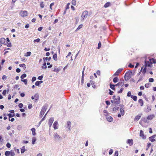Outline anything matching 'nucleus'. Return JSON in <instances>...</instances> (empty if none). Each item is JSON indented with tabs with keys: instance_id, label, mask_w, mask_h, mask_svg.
<instances>
[{
	"instance_id": "obj_1",
	"label": "nucleus",
	"mask_w": 156,
	"mask_h": 156,
	"mask_svg": "<svg viewBox=\"0 0 156 156\" xmlns=\"http://www.w3.org/2000/svg\"><path fill=\"white\" fill-rule=\"evenodd\" d=\"M47 108V105H45L42 108L40 112V116L41 118L44 115L45 112Z\"/></svg>"
},
{
	"instance_id": "obj_2",
	"label": "nucleus",
	"mask_w": 156,
	"mask_h": 156,
	"mask_svg": "<svg viewBox=\"0 0 156 156\" xmlns=\"http://www.w3.org/2000/svg\"><path fill=\"white\" fill-rule=\"evenodd\" d=\"M53 137L55 141H58L62 139V137L57 133H54L53 134Z\"/></svg>"
},
{
	"instance_id": "obj_3",
	"label": "nucleus",
	"mask_w": 156,
	"mask_h": 156,
	"mask_svg": "<svg viewBox=\"0 0 156 156\" xmlns=\"http://www.w3.org/2000/svg\"><path fill=\"white\" fill-rule=\"evenodd\" d=\"M88 14V11H84L82 13L81 17V20L83 21L84 19L86 18Z\"/></svg>"
},
{
	"instance_id": "obj_4",
	"label": "nucleus",
	"mask_w": 156,
	"mask_h": 156,
	"mask_svg": "<svg viewBox=\"0 0 156 156\" xmlns=\"http://www.w3.org/2000/svg\"><path fill=\"white\" fill-rule=\"evenodd\" d=\"M132 72L130 71L126 73L125 76V78L126 80L129 79L131 77Z\"/></svg>"
},
{
	"instance_id": "obj_5",
	"label": "nucleus",
	"mask_w": 156,
	"mask_h": 156,
	"mask_svg": "<svg viewBox=\"0 0 156 156\" xmlns=\"http://www.w3.org/2000/svg\"><path fill=\"white\" fill-rule=\"evenodd\" d=\"M27 14V12L26 11H21L20 13V15L23 17L26 16Z\"/></svg>"
},
{
	"instance_id": "obj_6",
	"label": "nucleus",
	"mask_w": 156,
	"mask_h": 156,
	"mask_svg": "<svg viewBox=\"0 0 156 156\" xmlns=\"http://www.w3.org/2000/svg\"><path fill=\"white\" fill-rule=\"evenodd\" d=\"M152 64V62L150 61V59H149V61H145V65L144 66H146V67L148 66V67H151V65Z\"/></svg>"
},
{
	"instance_id": "obj_7",
	"label": "nucleus",
	"mask_w": 156,
	"mask_h": 156,
	"mask_svg": "<svg viewBox=\"0 0 156 156\" xmlns=\"http://www.w3.org/2000/svg\"><path fill=\"white\" fill-rule=\"evenodd\" d=\"M71 123L70 121H68L67 122V124L66 126V129L67 131H70L71 130Z\"/></svg>"
},
{
	"instance_id": "obj_8",
	"label": "nucleus",
	"mask_w": 156,
	"mask_h": 156,
	"mask_svg": "<svg viewBox=\"0 0 156 156\" xmlns=\"http://www.w3.org/2000/svg\"><path fill=\"white\" fill-rule=\"evenodd\" d=\"M115 101V105H118L120 103V98L119 96H117L116 98L114 100Z\"/></svg>"
},
{
	"instance_id": "obj_9",
	"label": "nucleus",
	"mask_w": 156,
	"mask_h": 156,
	"mask_svg": "<svg viewBox=\"0 0 156 156\" xmlns=\"http://www.w3.org/2000/svg\"><path fill=\"white\" fill-rule=\"evenodd\" d=\"M53 126L55 129H56L58 128V122L55 121L53 125Z\"/></svg>"
},
{
	"instance_id": "obj_10",
	"label": "nucleus",
	"mask_w": 156,
	"mask_h": 156,
	"mask_svg": "<svg viewBox=\"0 0 156 156\" xmlns=\"http://www.w3.org/2000/svg\"><path fill=\"white\" fill-rule=\"evenodd\" d=\"M54 121V118L53 117H51L50 119L48 121V125L50 127H51L52 124Z\"/></svg>"
},
{
	"instance_id": "obj_11",
	"label": "nucleus",
	"mask_w": 156,
	"mask_h": 156,
	"mask_svg": "<svg viewBox=\"0 0 156 156\" xmlns=\"http://www.w3.org/2000/svg\"><path fill=\"white\" fill-rule=\"evenodd\" d=\"M54 68L53 71L58 73L59 71L61 70V67H59L57 68V66H55L54 67Z\"/></svg>"
},
{
	"instance_id": "obj_12",
	"label": "nucleus",
	"mask_w": 156,
	"mask_h": 156,
	"mask_svg": "<svg viewBox=\"0 0 156 156\" xmlns=\"http://www.w3.org/2000/svg\"><path fill=\"white\" fill-rule=\"evenodd\" d=\"M122 68L119 69L114 74L113 76H118L119 73H120L122 70Z\"/></svg>"
},
{
	"instance_id": "obj_13",
	"label": "nucleus",
	"mask_w": 156,
	"mask_h": 156,
	"mask_svg": "<svg viewBox=\"0 0 156 156\" xmlns=\"http://www.w3.org/2000/svg\"><path fill=\"white\" fill-rule=\"evenodd\" d=\"M151 110V107L149 105H147V108H144V111L146 112H148Z\"/></svg>"
},
{
	"instance_id": "obj_14",
	"label": "nucleus",
	"mask_w": 156,
	"mask_h": 156,
	"mask_svg": "<svg viewBox=\"0 0 156 156\" xmlns=\"http://www.w3.org/2000/svg\"><path fill=\"white\" fill-rule=\"evenodd\" d=\"M126 143L129 144L130 146H132L133 144V140L132 139H128Z\"/></svg>"
},
{
	"instance_id": "obj_15",
	"label": "nucleus",
	"mask_w": 156,
	"mask_h": 156,
	"mask_svg": "<svg viewBox=\"0 0 156 156\" xmlns=\"http://www.w3.org/2000/svg\"><path fill=\"white\" fill-rule=\"evenodd\" d=\"M0 41L2 43L5 45L7 44V42L6 41L5 38H2L0 39Z\"/></svg>"
},
{
	"instance_id": "obj_16",
	"label": "nucleus",
	"mask_w": 156,
	"mask_h": 156,
	"mask_svg": "<svg viewBox=\"0 0 156 156\" xmlns=\"http://www.w3.org/2000/svg\"><path fill=\"white\" fill-rule=\"evenodd\" d=\"M155 135H153L152 136L149 137V140L152 142H153L155 141V140L154 139L155 137Z\"/></svg>"
},
{
	"instance_id": "obj_17",
	"label": "nucleus",
	"mask_w": 156,
	"mask_h": 156,
	"mask_svg": "<svg viewBox=\"0 0 156 156\" xmlns=\"http://www.w3.org/2000/svg\"><path fill=\"white\" fill-rule=\"evenodd\" d=\"M34 101H37L39 99V95L38 93H36L34 96Z\"/></svg>"
},
{
	"instance_id": "obj_18",
	"label": "nucleus",
	"mask_w": 156,
	"mask_h": 156,
	"mask_svg": "<svg viewBox=\"0 0 156 156\" xmlns=\"http://www.w3.org/2000/svg\"><path fill=\"white\" fill-rule=\"evenodd\" d=\"M140 136L143 139H145L146 138V136H144V132L142 130H141L140 131Z\"/></svg>"
},
{
	"instance_id": "obj_19",
	"label": "nucleus",
	"mask_w": 156,
	"mask_h": 156,
	"mask_svg": "<svg viewBox=\"0 0 156 156\" xmlns=\"http://www.w3.org/2000/svg\"><path fill=\"white\" fill-rule=\"evenodd\" d=\"M106 119L108 122H112L113 121V119L111 116L107 117L106 118Z\"/></svg>"
},
{
	"instance_id": "obj_20",
	"label": "nucleus",
	"mask_w": 156,
	"mask_h": 156,
	"mask_svg": "<svg viewBox=\"0 0 156 156\" xmlns=\"http://www.w3.org/2000/svg\"><path fill=\"white\" fill-rule=\"evenodd\" d=\"M154 117V115H151L147 116V119L148 120H152Z\"/></svg>"
},
{
	"instance_id": "obj_21",
	"label": "nucleus",
	"mask_w": 156,
	"mask_h": 156,
	"mask_svg": "<svg viewBox=\"0 0 156 156\" xmlns=\"http://www.w3.org/2000/svg\"><path fill=\"white\" fill-rule=\"evenodd\" d=\"M141 115H138L136 116L135 117L134 121H137L141 117Z\"/></svg>"
},
{
	"instance_id": "obj_22",
	"label": "nucleus",
	"mask_w": 156,
	"mask_h": 156,
	"mask_svg": "<svg viewBox=\"0 0 156 156\" xmlns=\"http://www.w3.org/2000/svg\"><path fill=\"white\" fill-rule=\"evenodd\" d=\"M26 151V150L25 149V146H23L22 147V148L21 149V154L24 153V152Z\"/></svg>"
},
{
	"instance_id": "obj_23",
	"label": "nucleus",
	"mask_w": 156,
	"mask_h": 156,
	"mask_svg": "<svg viewBox=\"0 0 156 156\" xmlns=\"http://www.w3.org/2000/svg\"><path fill=\"white\" fill-rule=\"evenodd\" d=\"M53 58L55 61H57V60L58 58H57V55L56 53H55L53 55Z\"/></svg>"
},
{
	"instance_id": "obj_24",
	"label": "nucleus",
	"mask_w": 156,
	"mask_h": 156,
	"mask_svg": "<svg viewBox=\"0 0 156 156\" xmlns=\"http://www.w3.org/2000/svg\"><path fill=\"white\" fill-rule=\"evenodd\" d=\"M138 103L140 104V106H142L144 104V102L141 99H139L138 100Z\"/></svg>"
},
{
	"instance_id": "obj_25",
	"label": "nucleus",
	"mask_w": 156,
	"mask_h": 156,
	"mask_svg": "<svg viewBox=\"0 0 156 156\" xmlns=\"http://www.w3.org/2000/svg\"><path fill=\"white\" fill-rule=\"evenodd\" d=\"M90 83H91V85L92 87L94 88H95L96 86L94 84V82L92 80H90Z\"/></svg>"
},
{
	"instance_id": "obj_26",
	"label": "nucleus",
	"mask_w": 156,
	"mask_h": 156,
	"mask_svg": "<svg viewBox=\"0 0 156 156\" xmlns=\"http://www.w3.org/2000/svg\"><path fill=\"white\" fill-rule=\"evenodd\" d=\"M144 76V75L143 74V75H141L139 79L138 80L137 82H139L141 81L143 79Z\"/></svg>"
},
{
	"instance_id": "obj_27",
	"label": "nucleus",
	"mask_w": 156,
	"mask_h": 156,
	"mask_svg": "<svg viewBox=\"0 0 156 156\" xmlns=\"http://www.w3.org/2000/svg\"><path fill=\"white\" fill-rule=\"evenodd\" d=\"M32 132V134L33 136H35L36 135L35 129L34 128H32L31 129Z\"/></svg>"
},
{
	"instance_id": "obj_28",
	"label": "nucleus",
	"mask_w": 156,
	"mask_h": 156,
	"mask_svg": "<svg viewBox=\"0 0 156 156\" xmlns=\"http://www.w3.org/2000/svg\"><path fill=\"white\" fill-rule=\"evenodd\" d=\"M19 66L21 67H23L24 69H25L26 68V65L24 63L20 64Z\"/></svg>"
},
{
	"instance_id": "obj_29",
	"label": "nucleus",
	"mask_w": 156,
	"mask_h": 156,
	"mask_svg": "<svg viewBox=\"0 0 156 156\" xmlns=\"http://www.w3.org/2000/svg\"><path fill=\"white\" fill-rule=\"evenodd\" d=\"M103 112L104 113V115L106 116H108L109 115V113L106 110H104Z\"/></svg>"
},
{
	"instance_id": "obj_30",
	"label": "nucleus",
	"mask_w": 156,
	"mask_h": 156,
	"mask_svg": "<svg viewBox=\"0 0 156 156\" xmlns=\"http://www.w3.org/2000/svg\"><path fill=\"white\" fill-rule=\"evenodd\" d=\"M119 80V78L117 77H115L113 79V82L115 83H116Z\"/></svg>"
},
{
	"instance_id": "obj_31",
	"label": "nucleus",
	"mask_w": 156,
	"mask_h": 156,
	"mask_svg": "<svg viewBox=\"0 0 156 156\" xmlns=\"http://www.w3.org/2000/svg\"><path fill=\"white\" fill-rule=\"evenodd\" d=\"M120 112L122 115H123L125 114L124 108H120Z\"/></svg>"
},
{
	"instance_id": "obj_32",
	"label": "nucleus",
	"mask_w": 156,
	"mask_h": 156,
	"mask_svg": "<svg viewBox=\"0 0 156 156\" xmlns=\"http://www.w3.org/2000/svg\"><path fill=\"white\" fill-rule=\"evenodd\" d=\"M10 151V156H15V153L14 151L11 150Z\"/></svg>"
},
{
	"instance_id": "obj_33",
	"label": "nucleus",
	"mask_w": 156,
	"mask_h": 156,
	"mask_svg": "<svg viewBox=\"0 0 156 156\" xmlns=\"http://www.w3.org/2000/svg\"><path fill=\"white\" fill-rule=\"evenodd\" d=\"M110 3L109 2H107L104 5V7L105 8H107L110 5Z\"/></svg>"
},
{
	"instance_id": "obj_34",
	"label": "nucleus",
	"mask_w": 156,
	"mask_h": 156,
	"mask_svg": "<svg viewBox=\"0 0 156 156\" xmlns=\"http://www.w3.org/2000/svg\"><path fill=\"white\" fill-rule=\"evenodd\" d=\"M131 98L135 101L137 100V97L136 96L132 95L131 96Z\"/></svg>"
},
{
	"instance_id": "obj_35",
	"label": "nucleus",
	"mask_w": 156,
	"mask_h": 156,
	"mask_svg": "<svg viewBox=\"0 0 156 156\" xmlns=\"http://www.w3.org/2000/svg\"><path fill=\"white\" fill-rule=\"evenodd\" d=\"M146 67H146V66H145L144 68V69H143V70L142 73L143 74H144V75H145V73L146 72V70H147Z\"/></svg>"
},
{
	"instance_id": "obj_36",
	"label": "nucleus",
	"mask_w": 156,
	"mask_h": 156,
	"mask_svg": "<svg viewBox=\"0 0 156 156\" xmlns=\"http://www.w3.org/2000/svg\"><path fill=\"white\" fill-rule=\"evenodd\" d=\"M46 65V63H44L43 64V66H42V68L43 69H46L47 68V66Z\"/></svg>"
},
{
	"instance_id": "obj_37",
	"label": "nucleus",
	"mask_w": 156,
	"mask_h": 156,
	"mask_svg": "<svg viewBox=\"0 0 156 156\" xmlns=\"http://www.w3.org/2000/svg\"><path fill=\"white\" fill-rule=\"evenodd\" d=\"M110 88H111L112 90H114L115 89V86L114 84H112L110 83Z\"/></svg>"
},
{
	"instance_id": "obj_38",
	"label": "nucleus",
	"mask_w": 156,
	"mask_h": 156,
	"mask_svg": "<svg viewBox=\"0 0 156 156\" xmlns=\"http://www.w3.org/2000/svg\"><path fill=\"white\" fill-rule=\"evenodd\" d=\"M151 85V84L150 83H146L145 85V87L146 88H148L149 87H150Z\"/></svg>"
},
{
	"instance_id": "obj_39",
	"label": "nucleus",
	"mask_w": 156,
	"mask_h": 156,
	"mask_svg": "<svg viewBox=\"0 0 156 156\" xmlns=\"http://www.w3.org/2000/svg\"><path fill=\"white\" fill-rule=\"evenodd\" d=\"M31 54V52L30 51H29L27 52L26 54L25 55V56L27 57V56H29Z\"/></svg>"
},
{
	"instance_id": "obj_40",
	"label": "nucleus",
	"mask_w": 156,
	"mask_h": 156,
	"mask_svg": "<svg viewBox=\"0 0 156 156\" xmlns=\"http://www.w3.org/2000/svg\"><path fill=\"white\" fill-rule=\"evenodd\" d=\"M5 155L6 156H9L10 155V151H5Z\"/></svg>"
},
{
	"instance_id": "obj_41",
	"label": "nucleus",
	"mask_w": 156,
	"mask_h": 156,
	"mask_svg": "<svg viewBox=\"0 0 156 156\" xmlns=\"http://www.w3.org/2000/svg\"><path fill=\"white\" fill-rule=\"evenodd\" d=\"M27 76V75L25 73H24V74H23V75H22L21 76H20V78L21 79H23L24 78H25Z\"/></svg>"
},
{
	"instance_id": "obj_42",
	"label": "nucleus",
	"mask_w": 156,
	"mask_h": 156,
	"mask_svg": "<svg viewBox=\"0 0 156 156\" xmlns=\"http://www.w3.org/2000/svg\"><path fill=\"white\" fill-rule=\"evenodd\" d=\"M21 81L24 82L25 85H27V79L21 80Z\"/></svg>"
},
{
	"instance_id": "obj_43",
	"label": "nucleus",
	"mask_w": 156,
	"mask_h": 156,
	"mask_svg": "<svg viewBox=\"0 0 156 156\" xmlns=\"http://www.w3.org/2000/svg\"><path fill=\"white\" fill-rule=\"evenodd\" d=\"M150 61L152 62V63H156L155 59L153 58H150Z\"/></svg>"
},
{
	"instance_id": "obj_44",
	"label": "nucleus",
	"mask_w": 156,
	"mask_h": 156,
	"mask_svg": "<svg viewBox=\"0 0 156 156\" xmlns=\"http://www.w3.org/2000/svg\"><path fill=\"white\" fill-rule=\"evenodd\" d=\"M36 139L35 137H33L32 139V144H35V142L36 141Z\"/></svg>"
},
{
	"instance_id": "obj_45",
	"label": "nucleus",
	"mask_w": 156,
	"mask_h": 156,
	"mask_svg": "<svg viewBox=\"0 0 156 156\" xmlns=\"http://www.w3.org/2000/svg\"><path fill=\"white\" fill-rule=\"evenodd\" d=\"M40 5L41 8H43L44 7V2H41L40 3Z\"/></svg>"
},
{
	"instance_id": "obj_46",
	"label": "nucleus",
	"mask_w": 156,
	"mask_h": 156,
	"mask_svg": "<svg viewBox=\"0 0 156 156\" xmlns=\"http://www.w3.org/2000/svg\"><path fill=\"white\" fill-rule=\"evenodd\" d=\"M7 115L9 116V118H10L11 117H13L15 116V114H13V115L11 113Z\"/></svg>"
},
{
	"instance_id": "obj_47",
	"label": "nucleus",
	"mask_w": 156,
	"mask_h": 156,
	"mask_svg": "<svg viewBox=\"0 0 156 156\" xmlns=\"http://www.w3.org/2000/svg\"><path fill=\"white\" fill-rule=\"evenodd\" d=\"M72 4L74 5H75L76 4V2L75 0H73L72 1Z\"/></svg>"
},
{
	"instance_id": "obj_48",
	"label": "nucleus",
	"mask_w": 156,
	"mask_h": 156,
	"mask_svg": "<svg viewBox=\"0 0 156 156\" xmlns=\"http://www.w3.org/2000/svg\"><path fill=\"white\" fill-rule=\"evenodd\" d=\"M119 107L117 106H116L113 108V111H116V110H117L119 109Z\"/></svg>"
},
{
	"instance_id": "obj_49",
	"label": "nucleus",
	"mask_w": 156,
	"mask_h": 156,
	"mask_svg": "<svg viewBox=\"0 0 156 156\" xmlns=\"http://www.w3.org/2000/svg\"><path fill=\"white\" fill-rule=\"evenodd\" d=\"M40 39L39 38H37L36 39H35V40H34V43H35V42L38 43L40 42Z\"/></svg>"
},
{
	"instance_id": "obj_50",
	"label": "nucleus",
	"mask_w": 156,
	"mask_h": 156,
	"mask_svg": "<svg viewBox=\"0 0 156 156\" xmlns=\"http://www.w3.org/2000/svg\"><path fill=\"white\" fill-rule=\"evenodd\" d=\"M2 79L3 80H5L7 79V77L5 75H4L2 76Z\"/></svg>"
},
{
	"instance_id": "obj_51",
	"label": "nucleus",
	"mask_w": 156,
	"mask_h": 156,
	"mask_svg": "<svg viewBox=\"0 0 156 156\" xmlns=\"http://www.w3.org/2000/svg\"><path fill=\"white\" fill-rule=\"evenodd\" d=\"M83 25L82 24H80L78 28H77L76 30H79L81 28L83 27Z\"/></svg>"
},
{
	"instance_id": "obj_52",
	"label": "nucleus",
	"mask_w": 156,
	"mask_h": 156,
	"mask_svg": "<svg viewBox=\"0 0 156 156\" xmlns=\"http://www.w3.org/2000/svg\"><path fill=\"white\" fill-rule=\"evenodd\" d=\"M43 76L42 75L40 76H38L37 78V79L40 80H42V78H43Z\"/></svg>"
},
{
	"instance_id": "obj_53",
	"label": "nucleus",
	"mask_w": 156,
	"mask_h": 156,
	"mask_svg": "<svg viewBox=\"0 0 156 156\" xmlns=\"http://www.w3.org/2000/svg\"><path fill=\"white\" fill-rule=\"evenodd\" d=\"M7 46L9 47H11L12 46L11 42L7 43Z\"/></svg>"
},
{
	"instance_id": "obj_54",
	"label": "nucleus",
	"mask_w": 156,
	"mask_h": 156,
	"mask_svg": "<svg viewBox=\"0 0 156 156\" xmlns=\"http://www.w3.org/2000/svg\"><path fill=\"white\" fill-rule=\"evenodd\" d=\"M131 91H129L127 94V96L128 97H131L132 96L131 95Z\"/></svg>"
},
{
	"instance_id": "obj_55",
	"label": "nucleus",
	"mask_w": 156,
	"mask_h": 156,
	"mask_svg": "<svg viewBox=\"0 0 156 156\" xmlns=\"http://www.w3.org/2000/svg\"><path fill=\"white\" fill-rule=\"evenodd\" d=\"M36 80V78L34 76L32 79V81L34 82Z\"/></svg>"
},
{
	"instance_id": "obj_56",
	"label": "nucleus",
	"mask_w": 156,
	"mask_h": 156,
	"mask_svg": "<svg viewBox=\"0 0 156 156\" xmlns=\"http://www.w3.org/2000/svg\"><path fill=\"white\" fill-rule=\"evenodd\" d=\"M149 82H153L154 81V80L152 78H150L149 79Z\"/></svg>"
},
{
	"instance_id": "obj_57",
	"label": "nucleus",
	"mask_w": 156,
	"mask_h": 156,
	"mask_svg": "<svg viewBox=\"0 0 156 156\" xmlns=\"http://www.w3.org/2000/svg\"><path fill=\"white\" fill-rule=\"evenodd\" d=\"M7 91L6 90H4L2 92V94L4 95H5L6 94Z\"/></svg>"
},
{
	"instance_id": "obj_58",
	"label": "nucleus",
	"mask_w": 156,
	"mask_h": 156,
	"mask_svg": "<svg viewBox=\"0 0 156 156\" xmlns=\"http://www.w3.org/2000/svg\"><path fill=\"white\" fill-rule=\"evenodd\" d=\"M123 89H124L123 88H122L120 89V90L118 92V93H121L122 92Z\"/></svg>"
},
{
	"instance_id": "obj_59",
	"label": "nucleus",
	"mask_w": 156,
	"mask_h": 156,
	"mask_svg": "<svg viewBox=\"0 0 156 156\" xmlns=\"http://www.w3.org/2000/svg\"><path fill=\"white\" fill-rule=\"evenodd\" d=\"M128 67L130 68H133L134 67V66L131 63H130L128 65Z\"/></svg>"
},
{
	"instance_id": "obj_60",
	"label": "nucleus",
	"mask_w": 156,
	"mask_h": 156,
	"mask_svg": "<svg viewBox=\"0 0 156 156\" xmlns=\"http://www.w3.org/2000/svg\"><path fill=\"white\" fill-rule=\"evenodd\" d=\"M118 151H116L115 153L114 156H118Z\"/></svg>"
},
{
	"instance_id": "obj_61",
	"label": "nucleus",
	"mask_w": 156,
	"mask_h": 156,
	"mask_svg": "<svg viewBox=\"0 0 156 156\" xmlns=\"http://www.w3.org/2000/svg\"><path fill=\"white\" fill-rule=\"evenodd\" d=\"M40 84L39 81H37L35 83V85L37 86H39Z\"/></svg>"
},
{
	"instance_id": "obj_62",
	"label": "nucleus",
	"mask_w": 156,
	"mask_h": 156,
	"mask_svg": "<svg viewBox=\"0 0 156 156\" xmlns=\"http://www.w3.org/2000/svg\"><path fill=\"white\" fill-rule=\"evenodd\" d=\"M105 102L107 105H109L110 104V102L108 101H105Z\"/></svg>"
},
{
	"instance_id": "obj_63",
	"label": "nucleus",
	"mask_w": 156,
	"mask_h": 156,
	"mask_svg": "<svg viewBox=\"0 0 156 156\" xmlns=\"http://www.w3.org/2000/svg\"><path fill=\"white\" fill-rule=\"evenodd\" d=\"M101 43L100 42H99L98 44V49H99L101 47Z\"/></svg>"
},
{
	"instance_id": "obj_64",
	"label": "nucleus",
	"mask_w": 156,
	"mask_h": 156,
	"mask_svg": "<svg viewBox=\"0 0 156 156\" xmlns=\"http://www.w3.org/2000/svg\"><path fill=\"white\" fill-rule=\"evenodd\" d=\"M6 147L8 148H9L11 147V144L9 143H7L6 144Z\"/></svg>"
}]
</instances>
